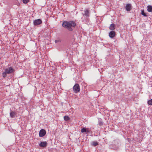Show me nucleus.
<instances>
[{
  "mask_svg": "<svg viewBox=\"0 0 152 152\" xmlns=\"http://www.w3.org/2000/svg\"><path fill=\"white\" fill-rule=\"evenodd\" d=\"M29 0H23V2L24 4H26L29 1Z\"/></svg>",
  "mask_w": 152,
  "mask_h": 152,
  "instance_id": "obj_17",
  "label": "nucleus"
},
{
  "mask_svg": "<svg viewBox=\"0 0 152 152\" xmlns=\"http://www.w3.org/2000/svg\"><path fill=\"white\" fill-rule=\"evenodd\" d=\"M64 118L65 121H68L69 120L70 118L68 116H65L64 117Z\"/></svg>",
  "mask_w": 152,
  "mask_h": 152,
  "instance_id": "obj_13",
  "label": "nucleus"
},
{
  "mask_svg": "<svg viewBox=\"0 0 152 152\" xmlns=\"http://www.w3.org/2000/svg\"><path fill=\"white\" fill-rule=\"evenodd\" d=\"M109 29L113 31L115 29V25L114 24H111L110 26Z\"/></svg>",
  "mask_w": 152,
  "mask_h": 152,
  "instance_id": "obj_10",
  "label": "nucleus"
},
{
  "mask_svg": "<svg viewBox=\"0 0 152 152\" xmlns=\"http://www.w3.org/2000/svg\"><path fill=\"white\" fill-rule=\"evenodd\" d=\"M93 145L94 146H96L98 145V143L97 142H94L93 143Z\"/></svg>",
  "mask_w": 152,
  "mask_h": 152,
  "instance_id": "obj_18",
  "label": "nucleus"
},
{
  "mask_svg": "<svg viewBox=\"0 0 152 152\" xmlns=\"http://www.w3.org/2000/svg\"><path fill=\"white\" fill-rule=\"evenodd\" d=\"M46 134V132L45 130L43 129H41L39 132V136L40 137H43Z\"/></svg>",
  "mask_w": 152,
  "mask_h": 152,
  "instance_id": "obj_4",
  "label": "nucleus"
},
{
  "mask_svg": "<svg viewBox=\"0 0 152 152\" xmlns=\"http://www.w3.org/2000/svg\"><path fill=\"white\" fill-rule=\"evenodd\" d=\"M132 5L130 4H126V10L128 11H129L131 10L132 9Z\"/></svg>",
  "mask_w": 152,
  "mask_h": 152,
  "instance_id": "obj_7",
  "label": "nucleus"
},
{
  "mask_svg": "<svg viewBox=\"0 0 152 152\" xmlns=\"http://www.w3.org/2000/svg\"><path fill=\"white\" fill-rule=\"evenodd\" d=\"M84 15L86 16H89V12L88 10H86L85 11Z\"/></svg>",
  "mask_w": 152,
  "mask_h": 152,
  "instance_id": "obj_12",
  "label": "nucleus"
},
{
  "mask_svg": "<svg viewBox=\"0 0 152 152\" xmlns=\"http://www.w3.org/2000/svg\"><path fill=\"white\" fill-rule=\"evenodd\" d=\"M15 71L14 69L11 67L6 68L4 72L2 73L3 77L5 78L7 76V74H10L13 72Z\"/></svg>",
  "mask_w": 152,
  "mask_h": 152,
  "instance_id": "obj_2",
  "label": "nucleus"
},
{
  "mask_svg": "<svg viewBox=\"0 0 152 152\" xmlns=\"http://www.w3.org/2000/svg\"><path fill=\"white\" fill-rule=\"evenodd\" d=\"M147 10L148 12H152V6L150 5L148 6L147 7Z\"/></svg>",
  "mask_w": 152,
  "mask_h": 152,
  "instance_id": "obj_11",
  "label": "nucleus"
},
{
  "mask_svg": "<svg viewBox=\"0 0 152 152\" xmlns=\"http://www.w3.org/2000/svg\"><path fill=\"white\" fill-rule=\"evenodd\" d=\"M81 132L82 133H83L87 132V129L84 128L81 129Z\"/></svg>",
  "mask_w": 152,
  "mask_h": 152,
  "instance_id": "obj_14",
  "label": "nucleus"
},
{
  "mask_svg": "<svg viewBox=\"0 0 152 152\" xmlns=\"http://www.w3.org/2000/svg\"><path fill=\"white\" fill-rule=\"evenodd\" d=\"M16 115V113L15 112L12 111H11L10 113V115L12 118H14L15 117V115Z\"/></svg>",
  "mask_w": 152,
  "mask_h": 152,
  "instance_id": "obj_9",
  "label": "nucleus"
},
{
  "mask_svg": "<svg viewBox=\"0 0 152 152\" xmlns=\"http://www.w3.org/2000/svg\"><path fill=\"white\" fill-rule=\"evenodd\" d=\"M47 145V142L46 141L41 142L39 144L40 147H45Z\"/></svg>",
  "mask_w": 152,
  "mask_h": 152,
  "instance_id": "obj_8",
  "label": "nucleus"
},
{
  "mask_svg": "<svg viewBox=\"0 0 152 152\" xmlns=\"http://www.w3.org/2000/svg\"><path fill=\"white\" fill-rule=\"evenodd\" d=\"M115 32L113 31H110L109 34V35L111 38H113L115 36Z\"/></svg>",
  "mask_w": 152,
  "mask_h": 152,
  "instance_id": "obj_6",
  "label": "nucleus"
},
{
  "mask_svg": "<svg viewBox=\"0 0 152 152\" xmlns=\"http://www.w3.org/2000/svg\"><path fill=\"white\" fill-rule=\"evenodd\" d=\"M73 89L74 92L75 93L79 92L80 91V86L78 84H75L73 87Z\"/></svg>",
  "mask_w": 152,
  "mask_h": 152,
  "instance_id": "obj_3",
  "label": "nucleus"
},
{
  "mask_svg": "<svg viewBox=\"0 0 152 152\" xmlns=\"http://www.w3.org/2000/svg\"><path fill=\"white\" fill-rule=\"evenodd\" d=\"M148 103L150 105H152V99L148 100Z\"/></svg>",
  "mask_w": 152,
  "mask_h": 152,
  "instance_id": "obj_16",
  "label": "nucleus"
},
{
  "mask_svg": "<svg viewBox=\"0 0 152 152\" xmlns=\"http://www.w3.org/2000/svg\"><path fill=\"white\" fill-rule=\"evenodd\" d=\"M141 14L142 15H143L144 16H145V17L147 16V15L144 12V10H141Z\"/></svg>",
  "mask_w": 152,
  "mask_h": 152,
  "instance_id": "obj_15",
  "label": "nucleus"
},
{
  "mask_svg": "<svg viewBox=\"0 0 152 152\" xmlns=\"http://www.w3.org/2000/svg\"><path fill=\"white\" fill-rule=\"evenodd\" d=\"M76 25V23L73 21H65L63 23L62 26L66 28L69 30L72 31V27H75Z\"/></svg>",
  "mask_w": 152,
  "mask_h": 152,
  "instance_id": "obj_1",
  "label": "nucleus"
},
{
  "mask_svg": "<svg viewBox=\"0 0 152 152\" xmlns=\"http://www.w3.org/2000/svg\"><path fill=\"white\" fill-rule=\"evenodd\" d=\"M87 129V132H89V130H88V129Z\"/></svg>",
  "mask_w": 152,
  "mask_h": 152,
  "instance_id": "obj_19",
  "label": "nucleus"
},
{
  "mask_svg": "<svg viewBox=\"0 0 152 152\" xmlns=\"http://www.w3.org/2000/svg\"><path fill=\"white\" fill-rule=\"evenodd\" d=\"M42 22L40 19H38L35 20L34 22V24L35 25H39L42 23Z\"/></svg>",
  "mask_w": 152,
  "mask_h": 152,
  "instance_id": "obj_5",
  "label": "nucleus"
},
{
  "mask_svg": "<svg viewBox=\"0 0 152 152\" xmlns=\"http://www.w3.org/2000/svg\"><path fill=\"white\" fill-rule=\"evenodd\" d=\"M57 42V40H56L55 41V42Z\"/></svg>",
  "mask_w": 152,
  "mask_h": 152,
  "instance_id": "obj_20",
  "label": "nucleus"
}]
</instances>
